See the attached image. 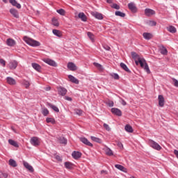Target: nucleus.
Segmentation results:
<instances>
[{
	"instance_id": "nucleus-12",
	"label": "nucleus",
	"mask_w": 178,
	"mask_h": 178,
	"mask_svg": "<svg viewBox=\"0 0 178 178\" xmlns=\"http://www.w3.org/2000/svg\"><path fill=\"white\" fill-rule=\"evenodd\" d=\"M10 13L13 16V17H15V19H19V11L15 8H10Z\"/></svg>"
},
{
	"instance_id": "nucleus-54",
	"label": "nucleus",
	"mask_w": 178,
	"mask_h": 178,
	"mask_svg": "<svg viewBox=\"0 0 178 178\" xmlns=\"http://www.w3.org/2000/svg\"><path fill=\"white\" fill-rule=\"evenodd\" d=\"M107 105H108V106H110V108H112V106H113V105H114V103H113V101H108V102H107Z\"/></svg>"
},
{
	"instance_id": "nucleus-43",
	"label": "nucleus",
	"mask_w": 178,
	"mask_h": 178,
	"mask_svg": "<svg viewBox=\"0 0 178 178\" xmlns=\"http://www.w3.org/2000/svg\"><path fill=\"white\" fill-rule=\"evenodd\" d=\"M161 55H168V49L166 48L163 47L161 51Z\"/></svg>"
},
{
	"instance_id": "nucleus-25",
	"label": "nucleus",
	"mask_w": 178,
	"mask_h": 178,
	"mask_svg": "<svg viewBox=\"0 0 178 178\" xmlns=\"http://www.w3.org/2000/svg\"><path fill=\"white\" fill-rule=\"evenodd\" d=\"M167 30L168 31H169V33H171L172 34H175V33H177V30L176 29V27L173 26H170L167 27Z\"/></svg>"
},
{
	"instance_id": "nucleus-23",
	"label": "nucleus",
	"mask_w": 178,
	"mask_h": 178,
	"mask_svg": "<svg viewBox=\"0 0 178 178\" xmlns=\"http://www.w3.org/2000/svg\"><path fill=\"white\" fill-rule=\"evenodd\" d=\"M32 67L35 69L37 72H40L41 71V65L35 63H32L31 64Z\"/></svg>"
},
{
	"instance_id": "nucleus-10",
	"label": "nucleus",
	"mask_w": 178,
	"mask_h": 178,
	"mask_svg": "<svg viewBox=\"0 0 178 178\" xmlns=\"http://www.w3.org/2000/svg\"><path fill=\"white\" fill-rule=\"evenodd\" d=\"M67 67L71 70V72H75V70H77V66H76V64L72 62H69L67 63Z\"/></svg>"
},
{
	"instance_id": "nucleus-4",
	"label": "nucleus",
	"mask_w": 178,
	"mask_h": 178,
	"mask_svg": "<svg viewBox=\"0 0 178 178\" xmlns=\"http://www.w3.org/2000/svg\"><path fill=\"white\" fill-rule=\"evenodd\" d=\"M43 62H44V63H47L49 66H53V67H56V66H58L56 62L51 58H44Z\"/></svg>"
},
{
	"instance_id": "nucleus-41",
	"label": "nucleus",
	"mask_w": 178,
	"mask_h": 178,
	"mask_svg": "<svg viewBox=\"0 0 178 178\" xmlns=\"http://www.w3.org/2000/svg\"><path fill=\"white\" fill-rule=\"evenodd\" d=\"M42 113L44 116H47V115H49V111H48V108H42Z\"/></svg>"
},
{
	"instance_id": "nucleus-22",
	"label": "nucleus",
	"mask_w": 178,
	"mask_h": 178,
	"mask_svg": "<svg viewBox=\"0 0 178 178\" xmlns=\"http://www.w3.org/2000/svg\"><path fill=\"white\" fill-rule=\"evenodd\" d=\"M78 17L82 22H87V16L84 13H79Z\"/></svg>"
},
{
	"instance_id": "nucleus-38",
	"label": "nucleus",
	"mask_w": 178,
	"mask_h": 178,
	"mask_svg": "<svg viewBox=\"0 0 178 178\" xmlns=\"http://www.w3.org/2000/svg\"><path fill=\"white\" fill-rule=\"evenodd\" d=\"M53 26H55L56 27H59V22L58 21V19L54 17L51 20Z\"/></svg>"
},
{
	"instance_id": "nucleus-60",
	"label": "nucleus",
	"mask_w": 178,
	"mask_h": 178,
	"mask_svg": "<svg viewBox=\"0 0 178 178\" xmlns=\"http://www.w3.org/2000/svg\"><path fill=\"white\" fill-rule=\"evenodd\" d=\"M107 3H113V0H106Z\"/></svg>"
},
{
	"instance_id": "nucleus-19",
	"label": "nucleus",
	"mask_w": 178,
	"mask_h": 178,
	"mask_svg": "<svg viewBox=\"0 0 178 178\" xmlns=\"http://www.w3.org/2000/svg\"><path fill=\"white\" fill-rule=\"evenodd\" d=\"M145 15L146 16H152V15H155V10L150 8H146L145 9Z\"/></svg>"
},
{
	"instance_id": "nucleus-51",
	"label": "nucleus",
	"mask_w": 178,
	"mask_h": 178,
	"mask_svg": "<svg viewBox=\"0 0 178 178\" xmlns=\"http://www.w3.org/2000/svg\"><path fill=\"white\" fill-rule=\"evenodd\" d=\"M0 63L1 65H3V67H5V66H6V61H5V60L0 58Z\"/></svg>"
},
{
	"instance_id": "nucleus-59",
	"label": "nucleus",
	"mask_w": 178,
	"mask_h": 178,
	"mask_svg": "<svg viewBox=\"0 0 178 178\" xmlns=\"http://www.w3.org/2000/svg\"><path fill=\"white\" fill-rule=\"evenodd\" d=\"M65 99H66V101H72V97H70L69 96H65Z\"/></svg>"
},
{
	"instance_id": "nucleus-29",
	"label": "nucleus",
	"mask_w": 178,
	"mask_h": 178,
	"mask_svg": "<svg viewBox=\"0 0 178 178\" xmlns=\"http://www.w3.org/2000/svg\"><path fill=\"white\" fill-rule=\"evenodd\" d=\"M52 33L54 35H56V37H62V32L58 29H53Z\"/></svg>"
},
{
	"instance_id": "nucleus-34",
	"label": "nucleus",
	"mask_w": 178,
	"mask_h": 178,
	"mask_svg": "<svg viewBox=\"0 0 178 178\" xmlns=\"http://www.w3.org/2000/svg\"><path fill=\"white\" fill-rule=\"evenodd\" d=\"M9 165L10 166H13V168H16V166H17V163H16V161L13 160V159H10L9 160Z\"/></svg>"
},
{
	"instance_id": "nucleus-15",
	"label": "nucleus",
	"mask_w": 178,
	"mask_h": 178,
	"mask_svg": "<svg viewBox=\"0 0 178 178\" xmlns=\"http://www.w3.org/2000/svg\"><path fill=\"white\" fill-rule=\"evenodd\" d=\"M81 152L77 151H74L72 154V156L74 159H80V158H81Z\"/></svg>"
},
{
	"instance_id": "nucleus-58",
	"label": "nucleus",
	"mask_w": 178,
	"mask_h": 178,
	"mask_svg": "<svg viewBox=\"0 0 178 178\" xmlns=\"http://www.w3.org/2000/svg\"><path fill=\"white\" fill-rule=\"evenodd\" d=\"M117 145L119 147V148H123V144L122 142H118Z\"/></svg>"
},
{
	"instance_id": "nucleus-57",
	"label": "nucleus",
	"mask_w": 178,
	"mask_h": 178,
	"mask_svg": "<svg viewBox=\"0 0 178 178\" xmlns=\"http://www.w3.org/2000/svg\"><path fill=\"white\" fill-rule=\"evenodd\" d=\"M14 6H15V8H17V9L22 8V5H20V3H19L17 2L16 3V4Z\"/></svg>"
},
{
	"instance_id": "nucleus-49",
	"label": "nucleus",
	"mask_w": 178,
	"mask_h": 178,
	"mask_svg": "<svg viewBox=\"0 0 178 178\" xmlns=\"http://www.w3.org/2000/svg\"><path fill=\"white\" fill-rule=\"evenodd\" d=\"M103 48L104 49H105L106 51H111V47H109L107 44H103Z\"/></svg>"
},
{
	"instance_id": "nucleus-39",
	"label": "nucleus",
	"mask_w": 178,
	"mask_h": 178,
	"mask_svg": "<svg viewBox=\"0 0 178 178\" xmlns=\"http://www.w3.org/2000/svg\"><path fill=\"white\" fill-rule=\"evenodd\" d=\"M46 122L47 123H52V124H55V123H56V121H55V119L52 118H47L46 119Z\"/></svg>"
},
{
	"instance_id": "nucleus-53",
	"label": "nucleus",
	"mask_w": 178,
	"mask_h": 178,
	"mask_svg": "<svg viewBox=\"0 0 178 178\" xmlns=\"http://www.w3.org/2000/svg\"><path fill=\"white\" fill-rule=\"evenodd\" d=\"M10 3L13 5V6H15L16 3H17V1L16 0H9Z\"/></svg>"
},
{
	"instance_id": "nucleus-42",
	"label": "nucleus",
	"mask_w": 178,
	"mask_h": 178,
	"mask_svg": "<svg viewBox=\"0 0 178 178\" xmlns=\"http://www.w3.org/2000/svg\"><path fill=\"white\" fill-rule=\"evenodd\" d=\"M88 37L90 38L92 42H94V34L91 32L87 33Z\"/></svg>"
},
{
	"instance_id": "nucleus-13",
	"label": "nucleus",
	"mask_w": 178,
	"mask_h": 178,
	"mask_svg": "<svg viewBox=\"0 0 178 178\" xmlns=\"http://www.w3.org/2000/svg\"><path fill=\"white\" fill-rule=\"evenodd\" d=\"M158 99L159 106H161V108L165 106V98L163 97V95H159L158 97Z\"/></svg>"
},
{
	"instance_id": "nucleus-31",
	"label": "nucleus",
	"mask_w": 178,
	"mask_h": 178,
	"mask_svg": "<svg viewBox=\"0 0 178 178\" xmlns=\"http://www.w3.org/2000/svg\"><path fill=\"white\" fill-rule=\"evenodd\" d=\"M143 35L145 40H151L152 38V35L149 33H143Z\"/></svg>"
},
{
	"instance_id": "nucleus-61",
	"label": "nucleus",
	"mask_w": 178,
	"mask_h": 178,
	"mask_svg": "<svg viewBox=\"0 0 178 178\" xmlns=\"http://www.w3.org/2000/svg\"><path fill=\"white\" fill-rule=\"evenodd\" d=\"M51 90V87H47L46 88H45V90L46 91H49Z\"/></svg>"
},
{
	"instance_id": "nucleus-3",
	"label": "nucleus",
	"mask_w": 178,
	"mask_h": 178,
	"mask_svg": "<svg viewBox=\"0 0 178 178\" xmlns=\"http://www.w3.org/2000/svg\"><path fill=\"white\" fill-rule=\"evenodd\" d=\"M149 144L152 148H154V149H156L157 151H161V149H162V147L152 140H149Z\"/></svg>"
},
{
	"instance_id": "nucleus-32",
	"label": "nucleus",
	"mask_w": 178,
	"mask_h": 178,
	"mask_svg": "<svg viewBox=\"0 0 178 178\" xmlns=\"http://www.w3.org/2000/svg\"><path fill=\"white\" fill-rule=\"evenodd\" d=\"M65 165V168H66V169H73V163L66 161L64 163Z\"/></svg>"
},
{
	"instance_id": "nucleus-21",
	"label": "nucleus",
	"mask_w": 178,
	"mask_h": 178,
	"mask_svg": "<svg viewBox=\"0 0 178 178\" xmlns=\"http://www.w3.org/2000/svg\"><path fill=\"white\" fill-rule=\"evenodd\" d=\"M68 79H70V81L72 83H74V84H79V79H77L73 75H68Z\"/></svg>"
},
{
	"instance_id": "nucleus-63",
	"label": "nucleus",
	"mask_w": 178,
	"mask_h": 178,
	"mask_svg": "<svg viewBox=\"0 0 178 178\" xmlns=\"http://www.w3.org/2000/svg\"><path fill=\"white\" fill-rule=\"evenodd\" d=\"M3 2H4V3H8V0H2Z\"/></svg>"
},
{
	"instance_id": "nucleus-6",
	"label": "nucleus",
	"mask_w": 178,
	"mask_h": 178,
	"mask_svg": "<svg viewBox=\"0 0 178 178\" xmlns=\"http://www.w3.org/2000/svg\"><path fill=\"white\" fill-rule=\"evenodd\" d=\"M30 143L31 145H33V147H38V145H40V140L35 136L31 138Z\"/></svg>"
},
{
	"instance_id": "nucleus-44",
	"label": "nucleus",
	"mask_w": 178,
	"mask_h": 178,
	"mask_svg": "<svg viewBox=\"0 0 178 178\" xmlns=\"http://www.w3.org/2000/svg\"><path fill=\"white\" fill-rule=\"evenodd\" d=\"M57 13H59V15H61V16H65V10L62 8L57 10Z\"/></svg>"
},
{
	"instance_id": "nucleus-26",
	"label": "nucleus",
	"mask_w": 178,
	"mask_h": 178,
	"mask_svg": "<svg viewBox=\"0 0 178 178\" xmlns=\"http://www.w3.org/2000/svg\"><path fill=\"white\" fill-rule=\"evenodd\" d=\"M120 66V67H122V69H123V70L127 72V73H131V71H130L129 67H127V65H126V64H124V63H121Z\"/></svg>"
},
{
	"instance_id": "nucleus-14",
	"label": "nucleus",
	"mask_w": 178,
	"mask_h": 178,
	"mask_svg": "<svg viewBox=\"0 0 178 178\" xmlns=\"http://www.w3.org/2000/svg\"><path fill=\"white\" fill-rule=\"evenodd\" d=\"M22 83L26 90H29V88H30V86H31V81L23 79Z\"/></svg>"
},
{
	"instance_id": "nucleus-40",
	"label": "nucleus",
	"mask_w": 178,
	"mask_h": 178,
	"mask_svg": "<svg viewBox=\"0 0 178 178\" xmlns=\"http://www.w3.org/2000/svg\"><path fill=\"white\" fill-rule=\"evenodd\" d=\"M146 24L148 26H151L152 27L154 26H156V22H155V21L149 20V21H147Z\"/></svg>"
},
{
	"instance_id": "nucleus-8",
	"label": "nucleus",
	"mask_w": 178,
	"mask_h": 178,
	"mask_svg": "<svg viewBox=\"0 0 178 178\" xmlns=\"http://www.w3.org/2000/svg\"><path fill=\"white\" fill-rule=\"evenodd\" d=\"M17 65H19L17 61H16L15 60H11L8 64L9 69H10V70H15V69H16V67H17Z\"/></svg>"
},
{
	"instance_id": "nucleus-28",
	"label": "nucleus",
	"mask_w": 178,
	"mask_h": 178,
	"mask_svg": "<svg viewBox=\"0 0 178 178\" xmlns=\"http://www.w3.org/2000/svg\"><path fill=\"white\" fill-rule=\"evenodd\" d=\"M58 141L60 144H63L64 145H66V144H67V139H66L65 137H59Z\"/></svg>"
},
{
	"instance_id": "nucleus-17",
	"label": "nucleus",
	"mask_w": 178,
	"mask_h": 178,
	"mask_svg": "<svg viewBox=\"0 0 178 178\" xmlns=\"http://www.w3.org/2000/svg\"><path fill=\"white\" fill-rule=\"evenodd\" d=\"M6 44L8 47H15L16 45V41L12 38H8L6 40Z\"/></svg>"
},
{
	"instance_id": "nucleus-30",
	"label": "nucleus",
	"mask_w": 178,
	"mask_h": 178,
	"mask_svg": "<svg viewBox=\"0 0 178 178\" xmlns=\"http://www.w3.org/2000/svg\"><path fill=\"white\" fill-rule=\"evenodd\" d=\"M91 140L95 141V143H98L99 144H102V140L99 138H97L95 136H91Z\"/></svg>"
},
{
	"instance_id": "nucleus-37",
	"label": "nucleus",
	"mask_w": 178,
	"mask_h": 178,
	"mask_svg": "<svg viewBox=\"0 0 178 178\" xmlns=\"http://www.w3.org/2000/svg\"><path fill=\"white\" fill-rule=\"evenodd\" d=\"M106 155H108V156H112L113 155V152L112 149H111V148L107 147L106 149Z\"/></svg>"
},
{
	"instance_id": "nucleus-64",
	"label": "nucleus",
	"mask_w": 178,
	"mask_h": 178,
	"mask_svg": "<svg viewBox=\"0 0 178 178\" xmlns=\"http://www.w3.org/2000/svg\"><path fill=\"white\" fill-rule=\"evenodd\" d=\"M101 173H105V170H102Z\"/></svg>"
},
{
	"instance_id": "nucleus-48",
	"label": "nucleus",
	"mask_w": 178,
	"mask_h": 178,
	"mask_svg": "<svg viewBox=\"0 0 178 178\" xmlns=\"http://www.w3.org/2000/svg\"><path fill=\"white\" fill-rule=\"evenodd\" d=\"M111 8H113V9H117V10H119L120 9V6L116 3H113L112 6H111Z\"/></svg>"
},
{
	"instance_id": "nucleus-50",
	"label": "nucleus",
	"mask_w": 178,
	"mask_h": 178,
	"mask_svg": "<svg viewBox=\"0 0 178 178\" xmlns=\"http://www.w3.org/2000/svg\"><path fill=\"white\" fill-rule=\"evenodd\" d=\"M103 126H104V129H106V130H107V131H111V127H109V125L104 123Z\"/></svg>"
},
{
	"instance_id": "nucleus-9",
	"label": "nucleus",
	"mask_w": 178,
	"mask_h": 178,
	"mask_svg": "<svg viewBox=\"0 0 178 178\" xmlns=\"http://www.w3.org/2000/svg\"><path fill=\"white\" fill-rule=\"evenodd\" d=\"M128 8L133 13H136L137 12V6L134 2H131L128 3Z\"/></svg>"
},
{
	"instance_id": "nucleus-46",
	"label": "nucleus",
	"mask_w": 178,
	"mask_h": 178,
	"mask_svg": "<svg viewBox=\"0 0 178 178\" xmlns=\"http://www.w3.org/2000/svg\"><path fill=\"white\" fill-rule=\"evenodd\" d=\"M75 113L76 115H79V116H81V115L83 114V111L76 109L75 110Z\"/></svg>"
},
{
	"instance_id": "nucleus-20",
	"label": "nucleus",
	"mask_w": 178,
	"mask_h": 178,
	"mask_svg": "<svg viewBox=\"0 0 178 178\" xmlns=\"http://www.w3.org/2000/svg\"><path fill=\"white\" fill-rule=\"evenodd\" d=\"M6 80H7V83L10 84V86H15V84H16V80H15V79L10 76L7 77Z\"/></svg>"
},
{
	"instance_id": "nucleus-35",
	"label": "nucleus",
	"mask_w": 178,
	"mask_h": 178,
	"mask_svg": "<svg viewBox=\"0 0 178 178\" xmlns=\"http://www.w3.org/2000/svg\"><path fill=\"white\" fill-rule=\"evenodd\" d=\"M126 131H127V133H133V127H131V125L129 124H127L124 127Z\"/></svg>"
},
{
	"instance_id": "nucleus-45",
	"label": "nucleus",
	"mask_w": 178,
	"mask_h": 178,
	"mask_svg": "<svg viewBox=\"0 0 178 178\" xmlns=\"http://www.w3.org/2000/svg\"><path fill=\"white\" fill-rule=\"evenodd\" d=\"M112 77H113V79L115 80H119V79H120V77L119 76V74L114 73L111 74Z\"/></svg>"
},
{
	"instance_id": "nucleus-24",
	"label": "nucleus",
	"mask_w": 178,
	"mask_h": 178,
	"mask_svg": "<svg viewBox=\"0 0 178 178\" xmlns=\"http://www.w3.org/2000/svg\"><path fill=\"white\" fill-rule=\"evenodd\" d=\"M47 106H49V108L53 109V111H54V112H57V113L59 112V108L56 106H55L51 103H49V102L47 103Z\"/></svg>"
},
{
	"instance_id": "nucleus-62",
	"label": "nucleus",
	"mask_w": 178,
	"mask_h": 178,
	"mask_svg": "<svg viewBox=\"0 0 178 178\" xmlns=\"http://www.w3.org/2000/svg\"><path fill=\"white\" fill-rule=\"evenodd\" d=\"M3 177L6 178V177H8V174L5 173L3 175Z\"/></svg>"
},
{
	"instance_id": "nucleus-56",
	"label": "nucleus",
	"mask_w": 178,
	"mask_h": 178,
	"mask_svg": "<svg viewBox=\"0 0 178 178\" xmlns=\"http://www.w3.org/2000/svg\"><path fill=\"white\" fill-rule=\"evenodd\" d=\"M121 104L123 105V106H126V105H127V103L123 99H121Z\"/></svg>"
},
{
	"instance_id": "nucleus-33",
	"label": "nucleus",
	"mask_w": 178,
	"mask_h": 178,
	"mask_svg": "<svg viewBox=\"0 0 178 178\" xmlns=\"http://www.w3.org/2000/svg\"><path fill=\"white\" fill-rule=\"evenodd\" d=\"M8 143H9V144H10V145L15 147V148H18V147H19V144H17L16 141H15L12 139H9Z\"/></svg>"
},
{
	"instance_id": "nucleus-5",
	"label": "nucleus",
	"mask_w": 178,
	"mask_h": 178,
	"mask_svg": "<svg viewBox=\"0 0 178 178\" xmlns=\"http://www.w3.org/2000/svg\"><path fill=\"white\" fill-rule=\"evenodd\" d=\"M57 90L58 92V95H61V97H65V94L67 93V89L62 86L58 87Z\"/></svg>"
},
{
	"instance_id": "nucleus-52",
	"label": "nucleus",
	"mask_w": 178,
	"mask_h": 178,
	"mask_svg": "<svg viewBox=\"0 0 178 178\" xmlns=\"http://www.w3.org/2000/svg\"><path fill=\"white\" fill-rule=\"evenodd\" d=\"M172 81L174 82L175 87H178V81L177 79L172 78Z\"/></svg>"
},
{
	"instance_id": "nucleus-2",
	"label": "nucleus",
	"mask_w": 178,
	"mask_h": 178,
	"mask_svg": "<svg viewBox=\"0 0 178 178\" xmlns=\"http://www.w3.org/2000/svg\"><path fill=\"white\" fill-rule=\"evenodd\" d=\"M24 41H25L28 45H30L31 47H40V45H41L40 42L35 40L34 39H31L27 36L24 37Z\"/></svg>"
},
{
	"instance_id": "nucleus-11",
	"label": "nucleus",
	"mask_w": 178,
	"mask_h": 178,
	"mask_svg": "<svg viewBox=\"0 0 178 178\" xmlns=\"http://www.w3.org/2000/svg\"><path fill=\"white\" fill-rule=\"evenodd\" d=\"M92 16L95 17V19H97L98 20H102L104 19V15L102 14L98 13V12H92L91 13Z\"/></svg>"
},
{
	"instance_id": "nucleus-55",
	"label": "nucleus",
	"mask_w": 178,
	"mask_h": 178,
	"mask_svg": "<svg viewBox=\"0 0 178 178\" xmlns=\"http://www.w3.org/2000/svg\"><path fill=\"white\" fill-rule=\"evenodd\" d=\"M55 158H56V159L57 161H58L59 162H62V157H60V156L56 155Z\"/></svg>"
},
{
	"instance_id": "nucleus-36",
	"label": "nucleus",
	"mask_w": 178,
	"mask_h": 178,
	"mask_svg": "<svg viewBox=\"0 0 178 178\" xmlns=\"http://www.w3.org/2000/svg\"><path fill=\"white\" fill-rule=\"evenodd\" d=\"M115 16H119L120 17H125L126 13H122L121 11H115Z\"/></svg>"
},
{
	"instance_id": "nucleus-7",
	"label": "nucleus",
	"mask_w": 178,
	"mask_h": 178,
	"mask_svg": "<svg viewBox=\"0 0 178 178\" xmlns=\"http://www.w3.org/2000/svg\"><path fill=\"white\" fill-rule=\"evenodd\" d=\"M79 140L81 143H83V144H85V145H88V147H93L92 143L89 142L88 139H87L86 137L79 138Z\"/></svg>"
},
{
	"instance_id": "nucleus-47",
	"label": "nucleus",
	"mask_w": 178,
	"mask_h": 178,
	"mask_svg": "<svg viewBox=\"0 0 178 178\" xmlns=\"http://www.w3.org/2000/svg\"><path fill=\"white\" fill-rule=\"evenodd\" d=\"M93 65L95 66V67H97V69H102V65L98 63H94Z\"/></svg>"
},
{
	"instance_id": "nucleus-27",
	"label": "nucleus",
	"mask_w": 178,
	"mask_h": 178,
	"mask_svg": "<svg viewBox=\"0 0 178 178\" xmlns=\"http://www.w3.org/2000/svg\"><path fill=\"white\" fill-rule=\"evenodd\" d=\"M24 166L28 169V170H30L31 172H34V168H33V166H31L29 163L24 162Z\"/></svg>"
},
{
	"instance_id": "nucleus-18",
	"label": "nucleus",
	"mask_w": 178,
	"mask_h": 178,
	"mask_svg": "<svg viewBox=\"0 0 178 178\" xmlns=\"http://www.w3.org/2000/svg\"><path fill=\"white\" fill-rule=\"evenodd\" d=\"M115 168L118 170H121V172H124V173H127V169L120 164H115Z\"/></svg>"
},
{
	"instance_id": "nucleus-16",
	"label": "nucleus",
	"mask_w": 178,
	"mask_h": 178,
	"mask_svg": "<svg viewBox=\"0 0 178 178\" xmlns=\"http://www.w3.org/2000/svg\"><path fill=\"white\" fill-rule=\"evenodd\" d=\"M111 112L113 115H116V116H122V111L119 108H112Z\"/></svg>"
},
{
	"instance_id": "nucleus-1",
	"label": "nucleus",
	"mask_w": 178,
	"mask_h": 178,
	"mask_svg": "<svg viewBox=\"0 0 178 178\" xmlns=\"http://www.w3.org/2000/svg\"><path fill=\"white\" fill-rule=\"evenodd\" d=\"M131 55L132 56V59L135 60V63L137 66L139 65L140 67L145 70L147 74H149L151 73V70H149V67L148 66V64H147V61L144 58H140V55L138 54H136L135 51H132L131 53Z\"/></svg>"
}]
</instances>
